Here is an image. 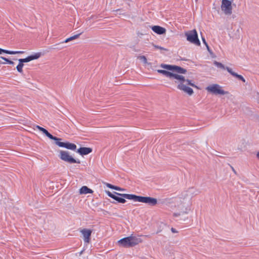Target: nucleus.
<instances>
[{
    "mask_svg": "<svg viewBox=\"0 0 259 259\" xmlns=\"http://www.w3.org/2000/svg\"><path fill=\"white\" fill-rule=\"evenodd\" d=\"M157 71L160 74H163L170 79H175V83H178L177 88L185 93L188 94L189 96H191L193 93V90L190 87H187L186 85H189L193 87L198 88L197 86L192 82L191 80L185 79V77L182 75L174 73L169 71L158 69Z\"/></svg>",
    "mask_w": 259,
    "mask_h": 259,
    "instance_id": "obj_1",
    "label": "nucleus"
},
{
    "mask_svg": "<svg viewBox=\"0 0 259 259\" xmlns=\"http://www.w3.org/2000/svg\"><path fill=\"white\" fill-rule=\"evenodd\" d=\"M59 157L62 160L69 164L80 163L79 159L74 158L67 151L60 150Z\"/></svg>",
    "mask_w": 259,
    "mask_h": 259,
    "instance_id": "obj_4",
    "label": "nucleus"
},
{
    "mask_svg": "<svg viewBox=\"0 0 259 259\" xmlns=\"http://www.w3.org/2000/svg\"><path fill=\"white\" fill-rule=\"evenodd\" d=\"M42 133L51 140H53L54 141L59 140L58 138L53 136L46 129H45L44 131H43Z\"/></svg>",
    "mask_w": 259,
    "mask_h": 259,
    "instance_id": "obj_18",
    "label": "nucleus"
},
{
    "mask_svg": "<svg viewBox=\"0 0 259 259\" xmlns=\"http://www.w3.org/2000/svg\"><path fill=\"white\" fill-rule=\"evenodd\" d=\"M113 189L114 190H118V191H122L123 190V189L119 187H117V186H114V187L113 188Z\"/></svg>",
    "mask_w": 259,
    "mask_h": 259,
    "instance_id": "obj_26",
    "label": "nucleus"
},
{
    "mask_svg": "<svg viewBox=\"0 0 259 259\" xmlns=\"http://www.w3.org/2000/svg\"><path fill=\"white\" fill-rule=\"evenodd\" d=\"M202 41L203 42V44L206 46L207 45V43L206 42V40H205V39L204 38V37H203V36H202Z\"/></svg>",
    "mask_w": 259,
    "mask_h": 259,
    "instance_id": "obj_29",
    "label": "nucleus"
},
{
    "mask_svg": "<svg viewBox=\"0 0 259 259\" xmlns=\"http://www.w3.org/2000/svg\"><path fill=\"white\" fill-rule=\"evenodd\" d=\"M122 196L125 199L145 203L151 206H155L157 203V199L151 197L137 196L135 194H123Z\"/></svg>",
    "mask_w": 259,
    "mask_h": 259,
    "instance_id": "obj_2",
    "label": "nucleus"
},
{
    "mask_svg": "<svg viewBox=\"0 0 259 259\" xmlns=\"http://www.w3.org/2000/svg\"><path fill=\"white\" fill-rule=\"evenodd\" d=\"M36 127L39 130V128H40L41 126H39V125H36Z\"/></svg>",
    "mask_w": 259,
    "mask_h": 259,
    "instance_id": "obj_36",
    "label": "nucleus"
},
{
    "mask_svg": "<svg viewBox=\"0 0 259 259\" xmlns=\"http://www.w3.org/2000/svg\"><path fill=\"white\" fill-rule=\"evenodd\" d=\"M206 90L208 92L214 95H226L228 94V92L223 90L222 87L218 84L210 85L206 87Z\"/></svg>",
    "mask_w": 259,
    "mask_h": 259,
    "instance_id": "obj_6",
    "label": "nucleus"
},
{
    "mask_svg": "<svg viewBox=\"0 0 259 259\" xmlns=\"http://www.w3.org/2000/svg\"><path fill=\"white\" fill-rule=\"evenodd\" d=\"M58 140H55V144L58 146L71 150H75L76 149V146L75 144L71 143L69 142H62L60 141L62 139L58 138Z\"/></svg>",
    "mask_w": 259,
    "mask_h": 259,
    "instance_id": "obj_8",
    "label": "nucleus"
},
{
    "mask_svg": "<svg viewBox=\"0 0 259 259\" xmlns=\"http://www.w3.org/2000/svg\"><path fill=\"white\" fill-rule=\"evenodd\" d=\"M153 47L156 48V49H159V50H165V51H167V50L164 48H163V47H161L160 46H157V45H154L153 44Z\"/></svg>",
    "mask_w": 259,
    "mask_h": 259,
    "instance_id": "obj_24",
    "label": "nucleus"
},
{
    "mask_svg": "<svg viewBox=\"0 0 259 259\" xmlns=\"http://www.w3.org/2000/svg\"><path fill=\"white\" fill-rule=\"evenodd\" d=\"M23 53V51H13L0 48V55L2 54L3 53H6L10 55H15L17 54H22Z\"/></svg>",
    "mask_w": 259,
    "mask_h": 259,
    "instance_id": "obj_16",
    "label": "nucleus"
},
{
    "mask_svg": "<svg viewBox=\"0 0 259 259\" xmlns=\"http://www.w3.org/2000/svg\"><path fill=\"white\" fill-rule=\"evenodd\" d=\"M180 215V213H174V216L175 217H177L179 216Z\"/></svg>",
    "mask_w": 259,
    "mask_h": 259,
    "instance_id": "obj_31",
    "label": "nucleus"
},
{
    "mask_svg": "<svg viewBox=\"0 0 259 259\" xmlns=\"http://www.w3.org/2000/svg\"><path fill=\"white\" fill-rule=\"evenodd\" d=\"M221 8L226 15H231L232 13L231 2L229 0H222Z\"/></svg>",
    "mask_w": 259,
    "mask_h": 259,
    "instance_id": "obj_9",
    "label": "nucleus"
},
{
    "mask_svg": "<svg viewBox=\"0 0 259 259\" xmlns=\"http://www.w3.org/2000/svg\"><path fill=\"white\" fill-rule=\"evenodd\" d=\"M79 192L80 194H88V193H92L93 191L89 188L87 186H82L79 190Z\"/></svg>",
    "mask_w": 259,
    "mask_h": 259,
    "instance_id": "obj_17",
    "label": "nucleus"
},
{
    "mask_svg": "<svg viewBox=\"0 0 259 259\" xmlns=\"http://www.w3.org/2000/svg\"><path fill=\"white\" fill-rule=\"evenodd\" d=\"M256 157L259 159V151L256 154Z\"/></svg>",
    "mask_w": 259,
    "mask_h": 259,
    "instance_id": "obj_35",
    "label": "nucleus"
},
{
    "mask_svg": "<svg viewBox=\"0 0 259 259\" xmlns=\"http://www.w3.org/2000/svg\"><path fill=\"white\" fill-rule=\"evenodd\" d=\"M23 66H24V64L21 62H19V64L17 66L16 68H17V71L19 73H22V72H23L22 68H23Z\"/></svg>",
    "mask_w": 259,
    "mask_h": 259,
    "instance_id": "obj_21",
    "label": "nucleus"
},
{
    "mask_svg": "<svg viewBox=\"0 0 259 259\" xmlns=\"http://www.w3.org/2000/svg\"><path fill=\"white\" fill-rule=\"evenodd\" d=\"M206 48H207V50H208L209 52H210V49H209V46H208V44H207V45H206Z\"/></svg>",
    "mask_w": 259,
    "mask_h": 259,
    "instance_id": "obj_33",
    "label": "nucleus"
},
{
    "mask_svg": "<svg viewBox=\"0 0 259 259\" xmlns=\"http://www.w3.org/2000/svg\"><path fill=\"white\" fill-rule=\"evenodd\" d=\"M227 70L229 72L232 76L237 78L239 80L242 81L243 82H245V79L241 75L238 74L237 73L234 72L232 69L229 67L227 68Z\"/></svg>",
    "mask_w": 259,
    "mask_h": 259,
    "instance_id": "obj_15",
    "label": "nucleus"
},
{
    "mask_svg": "<svg viewBox=\"0 0 259 259\" xmlns=\"http://www.w3.org/2000/svg\"><path fill=\"white\" fill-rule=\"evenodd\" d=\"M124 194L118 193L115 192H114V194L112 198L117 201L119 203H124L126 202L125 199V198L122 197V195Z\"/></svg>",
    "mask_w": 259,
    "mask_h": 259,
    "instance_id": "obj_11",
    "label": "nucleus"
},
{
    "mask_svg": "<svg viewBox=\"0 0 259 259\" xmlns=\"http://www.w3.org/2000/svg\"><path fill=\"white\" fill-rule=\"evenodd\" d=\"M141 242L140 238L135 236H129L120 239L118 242V244L123 247L134 246Z\"/></svg>",
    "mask_w": 259,
    "mask_h": 259,
    "instance_id": "obj_3",
    "label": "nucleus"
},
{
    "mask_svg": "<svg viewBox=\"0 0 259 259\" xmlns=\"http://www.w3.org/2000/svg\"><path fill=\"white\" fill-rule=\"evenodd\" d=\"M107 193L108 195L110 197L112 198L113 195V194H114V192L112 193H111V192H109V191H107Z\"/></svg>",
    "mask_w": 259,
    "mask_h": 259,
    "instance_id": "obj_27",
    "label": "nucleus"
},
{
    "mask_svg": "<svg viewBox=\"0 0 259 259\" xmlns=\"http://www.w3.org/2000/svg\"><path fill=\"white\" fill-rule=\"evenodd\" d=\"M45 129V128L41 127L40 128H39V131L40 132H42L43 131H44Z\"/></svg>",
    "mask_w": 259,
    "mask_h": 259,
    "instance_id": "obj_32",
    "label": "nucleus"
},
{
    "mask_svg": "<svg viewBox=\"0 0 259 259\" xmlns=\"http://www.w3.org/2000/svg\"><path fill=\"white\" fill-rule=\"evenodd\" d=\"M160 67L167 70L175 71L178 73L185 74L187 72L186 69L176 65L161 64Z\"/></svg>",
    "mask_w": 259,
    "mask_h": 259,
    "instance_id": "obj_7",
    "label": "nucleus"
},
{
    "mask_svg": "<svg viewBox=\"0 0 259 259\" xmlns=\"http://www.w3.org/2000/svg\"><path fill=\"white\" fill-rule=\"evenodd\" d=\"M152 30L158 34H163L165 33L166 29L160 26L155 25L152 27Z\"/></svg>",
    "mask_w": 259,
    "mask_h": 259,
    "instance_id": "obj_14",
    "label": "nucleus"
},
{
    "mask_svg": "<svg viewBox=\"0 0 259 259\" xmlns=\"http://www.w3.org/2000/svg\"><path fill=\"white\" fill-rule=\"evenodd\" d=\"M82 32H80L77 34H76V35H74L72 36H71L69 38H67V39H66L65 40H64L63 41H62L61 43H66V42H68L70 41H71V40H73L74 39H75L79 37V36L82 34Z\"/></svg>",
    "mask_w": 259,
    "mask_h": 259,
    "instance_id": "obj_19",
    "label": "nucleus"
},
{
    "mask_svg": "<svg viewBox=\"0 0 259 259\" xmlns=\"http://www.w3.org/2000/svg\"><path fill=\"white\" fill-rule=\"evenodd\" d=\"M81 232L83 236L84 242H89L90 240V237L92 234V231L90 230L84 229L81 230Z\"/></svg>",
    "mask_w": 259,
    "mask_h": 259,
    "instance_id": "obj_12",
    "label": "nucleus"
},
{
    "mask_svg": "<svg viewBox=\"0 0 259 259\" xmlns=\"http://www.w3.org/2000/svg\"><path fill=\"white\" fill-rule=\"evenodd\" d=\"M107 186L109 188L113 189V188L115 186H113L110 184H107Z\"/></svg>",
    "mask_w": 259,
    "mask_h": 259,
    "instance_id": "obj_28",
    "label": "nucleus"
},
{
    "mask_svg": "<svg viewBox=\"0 0 259 259\" xmlns=\"http://www.w3.org/2000/svg\"><path fill=\"white\" fill-rule=\"evenodd\" d=\"M139 59L142 60L144 63H147V58L145 56H141L139 57Z\"/></svg>",
    "mask_w": 259,
    "mask_h": 259,
    "instance_id": "obj_23",
    "label": "nucleus"
},
{
    "mask_svg": "<svg viewBox=\"0 0 259 259\" xmlns=\"http://www.w3.org/2000/svg\"><path fill=\"white\" fill-rule=\"evenodd\" d=\"M231 168H232V170L234 171V172L235 174H236V172L235 170L234 169V168H233V167L231 166Z\"/></svg>",
    "mask_w": 259,
    "mask_h": 259,
    "instance_id": "obj_34",
    "label": "nucleus"
},
{
    "mask_svg": "<svg viewBox=\"0 0 259 259\" xmlns=\"http://www.w3.org/2000/svg\"><path fill=\"white\" fill-rule=\"evenodd\" d=\"M213 63L215 65V66H216L217 67L220 68L222 69L227 70V68L228 67H225V65H223L222 63L217 62L216 61H215Z\"/></svg>",
    "mask_w": 259,
    "mask_h": 259,
    "instance_id": "obj_20",
    "label": "nucleus"
},
{
    "mask_svg": "<svg viewBox=\"0 0 259 259\" xmlns=\"http://www.w3.org/2000/svg\"><path fill=\"white\" fill-rule=\"evenodd\" d=\"M0 58L3 59V60H5L7 63H8L9 64L13 65L14 63V62H13L12 61L7 59V58H5L4 57L1 56Z\"/></svg>",
    "mask_w": 259,
    "mask_h": 259,
    "instance_id": "obj_22",
    "label": "nucleus"
},
{
    "mask_svg": "<svg viewBox=\"0 0 259 259\" xmlns=\"http://www.w3.org/2000/svg\"><path fill=\"white\" fill-rule=\"evenodd\" d=\"M92 152V149L89 147H80L77 149V152L81 155H85Z\"/></svg>",
    "mask_w": 259,
    "mask_h": 259,
    "instance_id": "obj_13",
    "label": "nucleus"
},
{
    "mask_svg": "<svg viewBox=\"0 0 259 259\" xmlns=\"http://www.w3.org/2000/svg\"><path fill=\"white\" fill-rule=\"evenodd\" d=\"M41 54L40 53H35L34 54L30 55L24 59H19L18 60L19 62H21L24 64V63H27L30 62L32 60L37 59L40 57Z\"/></svg>",
    "mask_w": 259,
    "mask_h": 259,
    "instance_id": "obj_10",
    "label": "nucleus"
},
{
    "mask_svg": "<svg viewBox=\"0 0 259 259\" xmlns=\"http://www.w3.org/2000/svg\"><path fill=\"white\" fill-rule=\"evenodd\" d=\"M171 232H172V233H177V232H178V231H177L175 228H171Z\"/></svg>",
    "mask_w": 259,
    "mask_h": 259,
    "instance_id": "obj_30",
    "label": "nucleus"
},
{
    "mask_svg": "<svg viewBox=\"0 0 259 259\" xmlns=\"http://www.w3.org/2000/svg\"><path fill=\"white\" fill-rule=\"evenodd\" d=\"M185 35L187 37V40L189 42L197 46L200 45V42L198 37V34L195 29L186 32Z\"/></svg>",
    "mask_w": 259,
    "mask_h": 259,
    "instance_id": "obj_5",
    "label": "nucleus"
},
{
    "mask_svg": "<svg viewBox=\"0 0 259 259\" xmlns=\"http://www.w3.org/2000/svg\"><path fill=\"white\" fill-rule=\"evenodd\" d=\"M59 45H60V44H56V45L54 46V47H53V48L52 47L51 49H52L60 50L62 48H59V47H58Z\"/></svg>",
    "mask_w": 259,
    "mask_h": 259,
    "instance_id": "obj_25",
    "label": "nucleus"
}]
</instances>
